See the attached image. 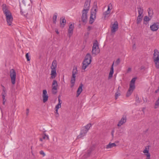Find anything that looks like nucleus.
Masks as SVG:
<instances>
[{
	"mask_svg": "<svg viewBox=\"0 0 159 159\" xmlns=\"http://www.w3.org/2000/svg\"><path fill=\"white\" fill-rule=\"evenodd\" d=\"M55 31H56V33H57V34H59V32L58 31V30H55Z\"/></svg>",
	"mask_w": 159,
	"mask_h": 159,
	"instance_id": "obj_50",
	"label": "nucleus"
},
{
	"mask_svg": "<svg viewBox=\"0 0 159 159\" xmlns=\"http://www.w3.org/2000/svg\"><path fill=\"white\" fill-rule=\"evenodd\" d=\"M91 126L92 125L91 123L88 124L84 126V129H85L86 130H87V131H88Z\"/></svg>",
	"mask_w": 159,
	"mask_h": 159,
	"instance_id": "obj_30",
	"label": "nucleus"
},
{
	"mask_svg": "<svg viewBox=\"0 0 159 159\" xmlns=\"http://www.w3.org/2000/svg\"><path fill=\"white\" fill-rule=\"evenodd\" d=\"M153 59L155 64V66L157 69L159 68V52L157 49L154 51Z\"/></svg>",
	"mask_w": 159,
	"mask_h": 159,
	"instance_id": "obj_3",
	"label": "nucleus"
},
{
	"mask_svg": "<svg viewBox=\"0 0 159 159\" xmlns=\"http://www.w3.org/2000/svg\"><path fill=\"white\" fill-rule=\"evenodd\" d=\"M97 10V7L96 6H93L91 10L89 21L90 24H92L96 18Z\"/></svg>",
	"mask_w": 159,
	"mask_h": 159,
	"instance_id": "obj_5",
	"label": "nucleus"
},
{
	"mask_svg": "<svg viewBox=\"0 0 159 159\" xmlns=\"http://www.w3.org/2000/svg\"><path fill=\"white\" fill-rule=\"evenodd\" d=\"M159 91V87H158V89L156 90L155 91V93H157Z\"/></svg>",
	"mask_w": 159,
	"mask_h": 159,
	"instance_id": "obj_46",
	"label": "nucleus"
},
{
	"mask_svg": "<svg viewBox=\"0 0 159 159\" xmlns=\"http://www.w3.org/2000/svg\"><path fill=\"white\" fill-rule=\"evenodd\" d=\"M91 152V151H89L88 152V153L85 155H84V158H86L88 157L89 156Z\"/></svg>",
	"mask_w": 159,
	"mask_h": 159,
	"instance_id": "obj_37",
	"label": "nucleus"
},
{
	"mask_svg": "<svg viewBox=\"0 0 159 159\" xmlns=\"http://www.w3.org/2000/svg\"><path fill=\"white\" fill-rule=\"evenodd\" d=\"M116 146V144L115 143H109L108 145H107L106 147L107 149Z\"/></svg>",
	"mask_w": 159,
	"mask_h": 159,
	"instance_id": "obj_24",
	"label": "nucleus"
},
{
	"mask_svg": "<svg viewBox=\"0 0 159 159\" xmlns=\"http://www.w3.org/2000/svg\"><path fill=\"white\" fill-rule=\"evenodd\" d=\"M133 47L134 48H135V44H134V45H133Z\"/></svg>",
	"mask_w": 159,
	"mask_h": 159,
	"instance_id": "obj_52",
	"label": "nucleus"
},
{
	"mask_svg": "<svg viewBox=\"0 0 159 159\" xmlns=\"http://www.w3.org/2000/svg\"><path fill=\"white\" fill-rule=\"evenodd\" d=\"M110 6H111V4L108 5L107 10L105 11L103 14L104 15H105V17H106V15L109 14L110 13L109 10L110 9Z\"/></svg>",
	"mask_w": 159,
	"mask_h": 159,
	"instance_id": "obj_25",
	"label": "nucleus"
},
{
	"mask_svg": "<svg viewBox=\"0 0 159 159\" xmlns=\"http://www.w3.org/2000/svg\"><path fill=\"white\" fill-rule=\"evenodd\" d=\"M83 85L82 84H81L78 88L77 91V97H78L82 91V87Z\"/></svg>",
	"mask_w": 159,
	"mask_h": 159,
	"instance_id": "obj_19",
	"label": "nucleus"
},
{
	"mask_svg": "<svg viewBox=\"0 0 159 159\" xmlns=\"http://www.w3.org/2000/svg\"><path fill=\"white\" fill-rule=\"evenodd\" d=\"M88 11L85 10H83L82 11V20L84 22H86L88 19L87 13Z\"/></svg>",
	"mask_w": 159,
	"mask_h": 159,
	"instance_id": "obj_11",
	"label": "nucleus"
},
{
	"mask_svg": "<svg viewBox=\"0 0 159 159\" xmlns=\"http://www.w3.org/2000/svg\"><path fill=\"white\" fill-rule=\"evenodd\" d=\"M58 102H59L58 103H61V104L62 102H61V100L59 98H58Z\"/></svg>",
	"mask_w": 159,
	"mask_h": 159,
	"instance_id": "obj_45",
	"label": "nucleus"
},
{
	"mask_svg": "<svg viewBox=\"0 0 159 159\" xmlns=\"http://www.w3.org/2000/svg\"><path fill=\"white\" fill-rule=\"evenodd\" d=\"M52 94H55L57 93L58 85L57 81L56 80H53L52 84Z\"/></svg>",
	"mask_w": 159,
	"mask_h": 159,
	"instance_id": "obj_9",
	"label": "nucleus"
},
{
	"mask_svg": "<svg viewBox=\"0 0 159 159\" xmlns=\"http://www.w3.org/2000/svg\"><path fill=\"white\" fill-rule=\"evenodd\" d=\"M159 107V97H158L156 101L155 105L154 108L155 109H156L158 108Z\"/></svg>",
	"mask_w": 159,
	"mask_h": 159,
	"instance_id": "obj_29",
	"label": "nucleus"
},
{
	"mask_svg": "<svg viewBox=\"0 0 159 159\" xmlns=\"http://www.w3.org/2000/svg\"><path fill=\"white\" fill-rule=\"evenodd\" d=\"M88 29L90 30L91 29V27H89L88 28Z\"/></svg>",
	"mask_w": 159,
	"mask_h": 159,
	"instance_id": "obj_56",
	"label": "nucleus"
},
{
	"mask_svg": "<svg viewBox=\"0 0 159 159\" xmlns=\"http://www.w3.org/2000/svg\"><path fill=\"white\" fill-rule=\"evenodd\" d=\"M61 21H60V23L61 25H63L62 27H63L65 25L66 20L65 19V18L62 17L61 18Z\"/></svg>",
	"mask_w": 159,
	"mask_h": 159,
	"instance_id": "obj_26",
	"label": "nucleus"
},
{
	"mask_svg": "<svg viewBox=\"0 0 159 159\" xmlns=\"http://www.w3.org/2000/svg\"><path fill=\"white\" fill-rule=\"evenodd\" d=\"M30 1H31V0H30Z\"/></svg>",
	"mask_w": 159,
	"mask_h": 159,
	"instance_id": "obj_59",
	"label": "nucleus"
},
{
	"mask_svg": "<svg viewBox=\"0 0 159 159\" xmlns=\"http://www.w3.org/2000/svg\"><path fill=\"white\" fill-rule=\"evenodd\" d=\"M100 52V50L98 48V45L97 41L93 43V49L92 51L93 54L96 55L98 54Z\"/></svg>",
	"mask_w": 159,
	"mask_h": 159,
	"instance_id": "obj_8",
	"label": "nucleus"
},
{
	"mask_svg": "<svg viewBox=\"0 0 159 159\" xmlns=\"http://www.w3.org/2000/svg\"><path fill=\"white\" fill-rule=\"evenodd\" d=\"M6 94V93L5 92H3L2 93V99H3V100H4L5 99V95Z\"/></svg>",
	"mask_w": 159,
	"mask_h": 159,
	"instance_id": "obj_38",
	"label": "nucleus"
},
{
	"mask_svg": "<svg viewBox=\"0 0 159 159\" xmlns=\"http://www.w3.org/2000/svg\"><path fill=\"white\" fill-rule=\"evenodd\" d=\"M119 88H120V87H118V90H119Z\"/></svg>",
	"mask_w": 159,
	"mask_h": 159,
	"instance_id": "obj_57",
	"label": "nucleus"
},
{
	"mask_svg": "<svg viewBox=\"0 0 159 159\" xmlns=\"http://www.w3.org/2000/svg\"><path fill=\"white\" fill-rule=\"evenodd\" d=\"M126 117L123 116L118 122V123L117 124V126H120L123 124L125 123L126 122Z\"/></svg>",
	"mask_w": 159,
	"mask_h": 159,
	"instance_id": "obj_16",
	"label": "nucleus"
},
{
	"mask_svg": "<svg viewBox=\"0 0 159 159\" xmlns=\"http://www.w3.org/2000/svg\"><path fill=\"white\" fill-rule=\"evenodd\" d=\"M136 79V78H133L130 81L129 85V87H130V88H133L135 89V81Z\"/></svg>",
	"mask_w": 159,
	"mask_h": 159,
	"instance_id": "obj_20",
	"label": "nucleus"
},
{
	"mask_svg": "<svg viewBox=\"0 0 159 159\" xmlns=\"http://www.w3.org/2000/svg\"><path fill=\"white\" fill-rule=\"evenodd\" d=\"M137 9L138 10V12L139 13L138 16H142V15L143 12V9L142 7L140 6H138L137 7Z\"/></svg>",
	"mask_w": 159,
	"mask_h": 159,
	"instance_id": "obj_23",
	"label": "nucleus"
},
{
	"mask_svg": "<svg viewBox=\"0 0 159 159\" xmlns=\"http://www.w3.org/2000/svg\"><path fill=\"white\" fill-rule=\"evenodd\" d=\"M148 11L149 16L151 17L152 15V11H151V10L150 8L148 9Z\"/></svg>",
	"mask_w": 159,
	"mask_h": 159,
	"instance_id": "obj_36",
	"label": "nucleus"
},
{
	"mask_svg": "<svg viewBox=\"0 0 159 159\" xmlns=\"http://www.w3.org/2000/svg\"><path fill=\"white\" fill-rule=\"evenodd\" d=\"M113 132H114V131H112V136H113Z\"/></svg>",
	"mask_w": 159,
	"mask_h": 159,
	"instance_id": "obj_54",
	"label": "nucleus"
},
{
	"mask_svg": "<svg viewBox=\"0 0 159 159\" xmlns=\"http://www.w3.org/2000/svg\"><path fill=\"white\" fill-rule=\"evenodd\" d=\"M27 59V61H29L30 60V57L29 56V53H27L25 55Z\"/></svg>",
	"mask_w": 159,
	"mask_h": 159,
	"instance_id": "obj_39",
	"label": "nucleus"
},
{
	"mask_svg": "<svg viewBox=\"0 0 159 159\" xmlns=\"http://www.w3.org/2000/svg\"><path fill=\"white\" fill-rule=\"evenodd\" d=\"M29 109L27 108L26 109V115L27 116H28L29 114Z\"/></svg>",
	"mask_w": 159,
	"mask_h": 159,
	"instance_id": "obj_42",
	"label": "nucleus"
},
{
	"mask_svg": "<svg viewBox=\"0 0 159 159\" xmlns=\"http://www.w3.org/2000/svg\"><path fill=\"white\" fill-rule=\"evenodd\" d=\"M43 139H47V140L49 139V136L48 135H46L45 134H44L43 136Z\"/></svg>",
	"mask_w": 159,
	"mask_h": 159,
	"instance_id": "obj_33",
	"label": "nucleus"
},
{
	"mask_svg": "<svg viewBox=\"0 0 159 159\" xmlns=\"http://www.w3.org/2000/svg\"><path fill=\"white\" fill-rule=\"evenodd\" d=\"M143 153H145V155L147 156L146 159H150V155L148 152V149L147 147L145 148V149L143 151Z\"/></svg>",
	"mask_w": 159,
	"mask_h": 159,
	"instance_id": "obj_17",
	"label": "nucleus"
},
{
	"mask_svg": "<svg viewBox=\"0 0 159 159\" xmlns=\"http://www.w3.org/2000/svg\"><path fill=\"white\" fill-rule=\"evenodd\" d=\"M143 16H138L137 20V24H139L142 20Z\"/></svg>",
	"mask_w": 159,
	"mask_h": 159,
	"instance_id": "obj_27",
	"label": "nucleus"
},
{
	"mask_svg": "<svg viewBox=\"0 0 159 159\" xmlns=\"http://www.w3.org/2000/svg\"><path fill=\"white\" fill-rule=\"evenodd\" d=\"M151 20V18H150L149 17L147 16H146L144 17L143 18V20L145 21H146V22H144V24H147V22H148L149 20Z\"/></svg>",
	"mask_w": 159,
	"mask_h": 159,
	"instance_id": "obj_28",
	"label": "nucleus"
},
{
	"mask_svg": "<svg viewBox=\"0 0 159 159\" xmlns=\"http://www.w3.org/2000/svg\"><path fill=\"white\" fill-rule=\"evenodd\" d=\"M74 28V24H71L69 26V29L68 32V35L69 38L71 36L72 34H73Z\"/></svg>",
	"mask_w": 159,
	"mask_h": 159,
	"instance_id": "obj_13",
	"label": "nucleus"
},
{
	"mask_svg": "<svg viewBox=\"0 0 159 159\" xmlns=\"http://www.w3.org/2000/svg\"><path fill=\"white\" fill-rule=\"evenodd\" d=\"M40 154L41 155H42L43 156V157H44L45 155V154L43 151L42 150L40 151L39 152Z\"/></svg>",
	"mask_w": 159,
	"mask_h": 159,
	"instance_id": "obj_40",
	"label": "nucleus"
},
{
	"mask_svg": "<svg viewBox=\"0 0 159 159\" xmlns=\"http://www.w3.org/2000/svg\"><path fill=\"white\" fill-rule=\"evenodd\" d=\"M88 132L87 130H86L85 129H83L81 131L80 134V135L78 136L77 138H81V137L84 136Z\"/></svg>",
	"mask_w": 159,
	"mask_h": 159,
	"instance_id": "obj_18",
	"label": "nucleus"
},
{
	"mask_svg": "<svg viewBox=\"0 0 159 159\" xmlns=\"http://www.w3.org/2000/svg\"><path fill=\"white\" fill-rule=\"evenodd\" d=\"M2 10L5 15L7 24L9 25H11L13 20V18L11 12L7 9L6 5H2Z\"/></svg>",
	"mask_w": 159,
	"mask_h": 159,
	"instance_id": "obj_1",
	"label": "nucleus"
},
{
	"mask_svg": "<svg viewBox=\"0 0 159 159\" xmlns=\"http://www.w3.org/2000/svg\"><path fill=\"white\" fill-rule=\"evenodd\" d=\"M42 97L43 98V102L44 103H45L48 101V98L47 91L46 90H43Z\"/></svg>",
	"mask_w": 159,
	"mask_h": 159,
	"instance_id": "obj_14",
	"label": "nucleus"
},
{
	"mask_svg": "<svg viewBox=\"0 0 159 159\" xmlns=\"http://www.w3.org/2000/svg\"><path fill=\"white\" fill-rule=\"evenodd\" d=\"M136 102L137 103H139L140 102V101L139 100V98L138 97H136Z\"/></svg>",
	"mask_w": 159,
	"mask_h": 159,
	"instance_id": "obj_41",
	"label": "nucleus"
},
{
	"mask_svg": "<svg viewBox=\"0 0 159 159\" xmlns=\"http://www.w3.org/2000/svg\"><path fill=\"white\" fill-rule=\"evenodd\" d=\"M40 141H43V139H42L41 138H40Z\"/></svg>",
	"mask_w": 159,
	"mask_h": 159,
	"instance_id": "obj_55",
	"label": "nucleus"
},
{
	"mask_svg": "<svg viewBox=\"0 0 159 159\" xmlns=\"http://www.w3.org/2000/svg\"><path fill=\"white\" fill-rule=\"evenodd\" d=\"M118 29V23L117 21H115L111 27V32L112 33H115L117 30Z\"/></svg>",
	"mask_w": 159,
	"mask_h": 159,
	"instance_id": "obj_10",
	"label": "nucleus"
},
{
	"mask_svg": "<svg viewBox=\"0 0 159 159\" xmlns=\"http://www.w3.org/2000/svg\"><path fill=\"white\" fill-rule=\"evenodd\" d=\"M10 74L11 83L13 84H14L16 82V73L15 70L13 69L11 70Z\"/></svg>",
	"mask_w": 159,
	"mask_h": 159,
	"instance_id": "obj_7",
	"label": "nucleus"
},
{
	"mask_svg": "<svg viewBox=\"0 0 159 159\" xmlns=\"http://www.w3.org/2000/svg\"><path fill=\"white\" fill-rule=\"evenodd\" d=\"M61 107V103H58L57 105H56L55 109H58L59 108Z\"/></svg>",
	"mask_w": 159,
	"mask_h": 159,
	"instance_id": "obj_35",
	"label": "nucleus"
},
{
	"mask_svg": "<svg viewBox=\"0 0 159 159\" xmlns=\"http://www.w3.org/2000/svg\"><path fill=\"white\" fill-rule=\"evenodd\" d=\"M2 91L3 92H5L6 91V89H5V87L3 86V85H2Z\"/></svg>",
	"mask_w": 159,
	"mask_h": 159,
	"instance_id": "obj_43",
	"label": "nucleus"
},
{
	"mask_svg": "<svg viewBox=\"0 0 159 159\" xmlns=\"http://www.w3.org/2000/svg\"><path fill=\"white\" fill-rule=\"evenodd\" d=\"M92 57L89 53H87L83 62L82 69L85 70L90 64L92 61Z\"/></svg>",
	"mask_w": 159,
	"mask_h": 159,
	"instance_id": "obj_2",
	"label": "nucleus"
},
{
	"mask_svg": "<svg viewBox=\"0 0 159 159\" xmlns=\"http://www.w3.org/2000/svg\"><path fill=\"white\" fill-rule=\"evenodd\" d=\"M91 0H86L84 6L83 10H85L86 11H88L89 9Z\"/></svg>",
	"mask_w": 159,
	"mask_h": 159,
	"instance_id": "obj_15",
	"label": "nucleus"
},
{
	"mask_svg": "<svg viewBox=\"0 0 159 159\" xmlns=\"http://www.w3.org/2000/svg\"><path fill=\"white\" fill-rule=\"evenodd\" d=\"M134 89V88H130V87H129V88L127 93L126 96L127 97H129V96H130L132 93L133 90Z\"/></svg>",
	"mask_w": 159,
	"mask_h": 159,
	"instance_id": "obj_22",
	"label": "nucleus"
},
{
	"mask_svg": "<svg viewBox=\"0 0 159 159\" xmlns=\"http://www.w3.org/2000/svg\"><path fill=\"white\" fill-rule=\"evenodd\" d=\"M120 62V58H118L117 59L116 61L115 62V66H117L119 64Z\"/></svg>",
	"mask_w": 159,
	"mask_h": 159,
	"instance_id": "obj_34",
	"label": "nucleus"
},
{
	"mask_svg": "<svg viewBox=\"0 0 159 159\" xmlns=\"http://www.w3.org/2000/svg\"><path fill=\"white\" fill-rule=\"evenodd\" d=\"M131 68L129 67V68H128L127 71V72H129L131 71Z\"/></svg>",
	"mask_w": 159,
	"mask_h": 159,
	"instance_id": "obj_44",
	"label": "nucleus"
},
{
	"mask_svg": "<svg viewBox=\"0 0 159 159\" xmlns=\"http://www.w3.org/2000/svg\"><path fill=\"white\" fill-rule=\"evenodd\" d=\"M20 13L22 15H24V12L22 11V10H20Z\"/></svg>",
	"mask_w": 159,
	"mask_h": 159,
	"instance_id": "obj_49",
	"label": "nucleus"
},
{
	"mask_svg": "<svg viewBox=\"0 0 159 159\" xmlns=\"http://www.w3.org/2000/svg\"><path fill=\"white\" fill-rule=\"evenodd\" d=\"M59 116V113H57V114H56V117H58Z\"/></svg>",
	"mask_w": 159,
	"mask_h": 159,
	"instance_id": "obj_51",
	"label": "nucleus"
},
{
	"mask_svg": "<svg viewBox=\"0 0 159 159\" xmlns=\"http://www.w3.org/2000/svg\"><path fill=\"white\" fill-rule=\"evenodd\" d=\"M144 68V66H142L141 67V69H143Z\"/></svg>",
	"mask_w": 159,
	"mask_h": 159,
	"instance_id": "obj_53",
	"label": "nucleus"
},
{
	"mask_svg": "<svg viewBox=\"0 0 159 159\" xmlns=\"http://www.w3.org/2000/svg\"><path fill=\"white\" fill-rule=\"evenodd\" d=\"M77 70L76 68H74L73 70L72 76L70 81V87L72 88L75 84V75L77 73Z\"/></svg>",
	"mask_w": 159,
	"mask_h": 159,
	"instance_id": "obj_6",
	"label": "nucleus"
},
{
	"mask_svg": "<svg viewBox=\"0 0 159 159\" xmlns=\"http://www.w3.org/2000/svg\"><path fill=\"white\" fill-rule=\"evenodd\" d=\"M116 143H118V142H116Z\"/></svg>",
	"mask_w": 159,
	"mask_h": 159,
	"instance_id": "obj_58",
	"label": "nucleus"
},
{
	"mask_svg": "<svg viewBox=\"0 0 159 159\" xmlns=\"http://www.w3.org/2000/svg\"><path fill=\"white\" fill-rule=\"evenodd\" d=\"M5 102H6V100H5V99L4 100H3V105L5 104Z\"/></svg>",
	"mask_w": 159,
	"mask_h": 159,
	"instance_id": "obj_48",
	"label": "nucleus"
},
{
	"mask_svg": "<svg viewBox=\"0 0 159 159\" xmlns=\"http://www.w3.org/2000/svg\"><path fill=\"white\" fill-rule=\"evenodd\" d=\"M114 62L112 64L110 70V72L109 75V78H111L112 77L113 74L114 73V68H113V66H114Z\"/></svg>",
	"mask_w": 159,
	"mask_h": 159,
	"instance_id": "obj_21",
	"label": "nucleus"
},
{
	"mask_svg": "<svg viewBox=\"0 0 159 159\" xmlns=\"http://www.w3.org/2000/svg\"><path fill=\"white\" fill-rule=\"evenodd\" d=\"M57 67V62L56 60H54L52 62L51 68V78L54 79L57 76V73L56 72V69Z\"/></svg>",
	"mask_w": 159,
	"mask_h": 159,
	"instance_id": "obj_4",
	"label": "nucleus"
},
{
	"mask_svg": "<svg viewBox=\"0 0 159 159\" xmlns=\"http://www.w3.org/2000/svg\"><path fill=\"white\" fill-rule=\"evenodd\" d=\"M159 28V23H154L150 26L151 30L153 31H157Z\"/></svg>",
	"mask_w": 159,
	"mask_h": 159,
	"instance_id": "obj_12",
	"label": "nucleus"
},
{
	"mask_svg": "<svg viewBox=\"0 0 159 159\" xmlns=\"http://www.w3.org/2000/svg\"><path fill=\"white\" fill-rule=\"evenodd\" d=\"M120 95V93L118 91L115 94V98L116 99Z\"/></svg>",
	"mask_w": 159,
	"mask_h": 159,
	"instance_id": "obj_32",
	"label": "nucleus"
},
{
	"mask_svg": "<svg viewBox=\"0 0 159 159\" xmlns=\"http://www.w3.org/2000/svg\"><path fill=\"white\" fill-rule=\"evenodd\" d=\"M57 15L55 14L54 15L53 17V23L55 24L56 22L57 18Z\"/></svg>",
	"mask_w": 159,
	"mask_h": 159,
	"instance_id": "obj_31",
	"label": "nucleus"
},
{
	"mask_svg": "<svg viewBox=\"0 0 159 159\" xmlns=\"http://www.w3.org/2000/svg\"><path fill=\"white\" fill-rule=\"evenodd\" d=\"M55 109V113L56 114H57V113H58V109Z\"/></svg>",
	"mask_w": 159,
	"mask_h": 159,
	"instance_id": "obj_47",
	"label": "nucleus"
}]
</instances>
